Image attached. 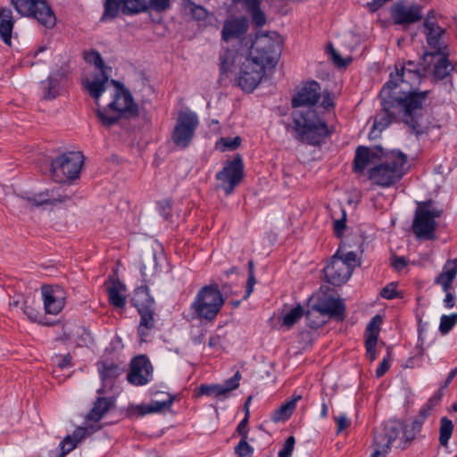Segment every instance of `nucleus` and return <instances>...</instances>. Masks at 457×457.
Segmentation results:
<instances>
[{
	"instance_id": "f257e3e1",
	"label": "nucleus",
	"mask_w": 457,
	"mask_h": 457,
	"mask_svg": "<svg viewBox=\"0 0 457 457\" xmlns=\"http://www.w3.org/2000/svg\"><path fill=\"white\" fill-rule=\"evenodd\" d=\"M428 94V91H422V93L395 96L389 93L387 87L382 88L379 93L382 109L375 117L370 137H373L377 130L381 132L397 117L417 137L427 133L429 121L425 117L424 102Z\"/></svg>"
},
{
	"instance_id": "f03ea898",
	"label": "nucleus",
	"mask_w": 457,
	"mask_h": 457,
	"mask_svg": "<svg viewBox=\"0 0 457 457\" xmlns=\"http://www.w3.org/2000/svg\"><path fill=\"white\" fill-rule=\"evenodd\" d=\"M295 137L310 145H318L329 136L327 123L315 110L295 111L292 113Z\"/></svg>"
},
{
	"instance_id": "7ed1b4c3",
	"label": "nucleus",
	"mask_w": 457,
	"mask_h": 457,
	"mask_svg": "<svg viewBox=\"0 0 457 457\" xmlns=\"http://www.w3.org/2000/svg\"><path fill=\"white\" fill-rule=\"evenodd\" d=\"M111 83L115 86L112 100L106 107H97L96 110L101 123L107 127L115 124L122 117H130L137 113V106L130 92L113 79Z\"/></svg>"
},
{
	"instance_id": "20e7f679",
	"label": "nucleus",
	"mask_w": 457,
	"mask_h": 457,
	"mask_svg": "<svg viewBox=\"0 0 457 457\" xmlns=\"http://www.w3.org/2000/svg\"><path fill=\"white\" fill-rule=\"evenodd\" d=\"M422 425L414 419L410 423L398 420H388L375 429V441L378 445L387 446L398 439V446L405 449L421 431Z\"/></svg>"
},
{
	"instance_id": "39448f33",
	"label": "nucleus",
	"mask_w": 457,
	"mask_h": 457,
	"mask_svg": "<svg viewBox=\"0 0 457 457\" xmlns=\"http://www.w3.org/2000/svg\"><path fill=\"white\" fill-rule=\"evenodd\" d=\"M282 51V39L275 32L257 34L252 43L247 59L263 69L274 68L278 62Z\"/></svg>"
},
{
	"instance_id": "423d86ee",
	"label": "nucleus",
	"mask_w": 457,
	"mask_h": 457,
	"mask_svg": "<svg viewBox=\"0 0 457 457\" xmlns=\"http://www.w3.org/2000/svg\"><path fill=\"white\" fill-rule=\"evenodd\" d=\"M407 155L393 150L385 155V160L369 171V178L375 184L388 187L399 181L404 174Z\"/></svg>"
},
{
	"instance_id": "0eeeda50",
	"label": "nucleus",
	"mask_w": 457,
	"mask_h": 457,
	"mask_svg": "<svg viewBox=\"0 0 457 457\" xmlns=\"http://www.w3.org/2000/svg\"><path fill=\"white\" fill-rule=\"evenodd\" d=\"M225 299L217 284L202 287L193 303L191 310L196 319L201 321L212 322L220 313Z\"/></svg>"
},
{
	"instance_id": "6e6552de",
	"label": "nucleus",
	"mask_w": 457,
	"mask_h": 457,
	"mask_svg": "<svg viewBox=\"0 0 457 457\" xmlns=\"http://www.w3.org/2000/svg\"><path fill=\"white\" fill-rule=\"evenodd\" d=\"M443 214V209L434 206L432 200L420 202L412 220V231L420 239L430 240L435 237L436 219Z\"/></svg>"
},
{
	"instance_id": "1a4fd4ad",
	"label": "nucleus",
	"mask_w": 457,
	"mask_h": 457,
	"mask_svg": "<svg viewBox=\"0 0 457 457\" xmlns=\"http://www.w3.org/2000/svg\"><path fill=\"white\" fill-rule=\"evenodd\" d=\"M395 71L391 72L389 80L382 88L388 89L389 93L395 96H403L417 93L412 91V87L419 85L424 73L421 71L404 70L401 62L395 65Z\"/></svg>"
},
{
	"instance_id": "9d476101",
	"label": "nucleus",
	"mask_w": 457,
	"mask_h": 457,
	"mask_svg": "<svg viewBox=\"0 0 457 457\" xmlns=\"http://www.w3.org/2000/svg\"><path fill=\"white\" fill-rule=\"evenodd\" d=\"M421 31L425 36L428 47L431 50L425 53L445 54L450 52L449 34L446 29L438 24L434 10H430L426 15Z\"/></svg>"
},
{
	"instance_id": "9b49d317",
	"label": "nucleus",
	"mask_w": 457,
	"mask_h": 457,
	"mask_svg": "<svg viewBox=\"0 0 457 457\" xmlns=\"http://www.w3.org/2000/svg\"><path fill=\"white\" fill-rule=\"evenodd\" d=\"M84 156L80 152L65 153L51 162L52 179L57 183H64L79 177Z\"/></svg>"
},
{
	"instance_id": "f8f14e48",
	"label": "nucleus",
	"mask_w": 457,
	"mask_h": 457,
	"mask_svg": "<svg viewBox=\"0 0 457 457\" xmlns=\"http://www.w3.org/2000/svg\"><path fill=\"white\" fill-rule=\"evenodd\" d=\"M15 9L24 16L32 17L46 28L55 25V16L45 0H12Z\"/></svg>"
},
{
	"instance_id": "ddd939ff",
	"label": "nucleus",
	"mask_w": 457,
	"mask_h": 457,
	"mask_svg": "<svg viewBox=\"0 0 457 457\" xmlns=\"http://www.w3.org/2000/svg\"><path fill=\"white\" fill-rule=\"evenodd\" d=\"M198 125L199 120L194 112H180L171 134L174 145L181 149L187 148L192 142Z\"/></svg>"
},
{
	"instance_id": "4468645a",
	"label": "nucleus",
	"mask_w": 457,
	"mask_h": 457,
	"mask_svg": "<svg viewBox=\"0 0 457 457\" xmlns=\"http://www.w3.org/2000/svg\"><path fill=\"white\" fill-rule=\"evenodd\" d=\"M449 53H424L420 65L424 75H431L435 80H442L450 75L453 67L449 61Z\"/></svg>"
},
{
	"instance_id": "2eb2a0df",
	"label": "nucleus",
	"mask_w": 457,
	"mask_h": 457,
	"mask_svg": "<svg viewBox=\"0 0 457 457\" xmlns=\"http://www.w3.org/2000/svg\"><path fill=\"white\" fill-rule=\"evenodd\" d=\"M244 176V164L240 156L229 161L227 165L217 173L216 179L221 182V187L226 195H230L240 183Z\"/></svg>"
},
{
	"instance_id": "dca6fc26",
	"label": "nucleus",
	"mask_w": 457,
	"mask_h": 457,
	"mask_svg": "<svg viewBox=\"0 0 457 457\" xmlns=\"http://www.w3.org/2000/svg\"><path fill=\"white\" fill-rule=\"evenodd\" d=\"M345 311V306L343 300L337 299L332 296L318 295L316 302L312 306V309L307 311L305 317L307 320H312V317L316 314H325L330 317L343 319Z\"/></svg>"
},
{
	"instance_id": "f3484780",
	"label": "nucleus",
	"mask_w": 457,
	"mask_h": 457,
	"mask_svg": "<svg viewBox=\"0 0 457 457\" xmlns=\"http://www.w3.org/2000/svg\"><path fill=\"white\" fill-rule=\"evenodd\" d=\"M323 271L327 282L336 287L346 283L353 273L351 268L339 257L338 253L331 257Z\"/></svg>"
},
{
	"instance_id": "a211bd4d",
	"label": "nucleus",
	"mask_w": 457,
	"mask_h": 457,
	"mask_svg": "<svg viewBox=\"0 0 457 457\" xmlns=\"http://www.w3.org/2000/svg\"><path fill=\"white\" fill-rule=\"evenodd\" d=\"M44 308L46 313L56 315L64 308L67 293L58 285H44L41 287Z\"/></svg>"
},
{
	"instance_id": "6ab92c4d",
	"label": "nucleus",
	"mask_w": 457,
	"mask_h": 457,
	"mask_svg": "<svg viewBox=\"0 0 457 457\" xmlns=\"http://www.w3.org/2000/svg\"><path fill=\"white\" fill-rule=\"evenodd\" d=\"M265 75V69L245 58L237 78L238 86L246 92H252Z\"/></svg>"
},
{
	"instance_id": "aec40b11",
	"label": "nucleus",
	"mask_w": 457,
	"mask_h": 457,
	"mask_svg": "<svg viewBox=\"0 0 457 457\" xmlns=\"http://www.w3.org/2000/svg\"><path fill=\"white\" fill-rule=\"evenodd\" d=\"M127 378L134 386H144L149 383L153 378V367L150 361L145 355L134 358Z\"/></svg>"
},
{
	"instance_id": "412c9836",
	"label": "nucleus",
	"mask_w": 457,
	"mask_h": 457,
	"mask_svg": "<svg viewBox=\"0 0 457 457\" xmlns=\"http://www.w3.org/2000/svg\"><path fill=\"white\" fill-rule=\"evenodd\" d=\"M241 374L237 371L234 376L221 385L220 384H202L198 387L197 396L206 395L209 397H215L219 399H227L231 391L239 386V380Z\"/></svg>"
},
{
	"instance_id": "4be33fe9",
	"label": "nucleus",
	"mask_w": 457,
	"mask_h": 457,
	"mask_svg": "<svg viewBox=\"0 0 457 457\" xmlns=\"http://www.w3.org/2000/svg\"><path fill=\"white\" fill-rule=\"evenodd\" d=\"M391 15L395 24L407 27L422 19V7L417 4L396 3L392 7Z\"/></svg>"
},
{
	"instance_id": "5701e85b",
	"label": "nucleus",
	"mask_w": 457,
	"mask_h": 457,
	"mask_svg": "<svg viewBox=\"0 0 457 457\" xmlns=\"http://www.w3.org/2000/svg\"><path fill=\"white\" fill-rule=\"evenodd\" d=\"M320 97V86L318 82L312 80L308 81L297 91L292 99V106L294 108L314 105Z\"/></svg>"
},
{
	"instance_id": "b1692460",
	"label": "nucleus",
	"mask_w": 457,
	"mask_h": 457,
	"mask_svg": "<svg viewBox=\"0 0 457 457\" xmlns=\"http://www.w3.org/2000/svg\"><path fill=\"white\" fill-rule=\"evenodd\" d=\"M382 319L379 315L374 316L369 322L365 331V348L367 358L373 361L376 360V346L378 344V337L379 333V326Z\"/></svg>"
},
{
	"instance_id": "393cba45",
	"label": "nucleus",
	"mask_w": 457,
	"mask_h": 457,
	"mask_svg": "<svg viewBox=\"0 0 457 457\" xmlns=\"http://www.w3.org/2000/svg\"><path fill=\"white\" fill-rule=\"evenodd\" d=\"M457 276V259L448 260L442 271L436 277L435 284L441 286L444 292L452 288L453 282Z\"/></svg>"
},
{
	"instance_id": "a878e982",
	"label": "nucleus",
	"mask_w": 457,
	"mask_h": 457,
	"mask_svg": "<svg viewBox=\"0 0 457 457\" xmlns=\"http://www.w3.org/2000/svg\"><path fill=\"white\" fill-rule=\"evenodd\" d=\"M108 75L106 72H100V76L95 78L93 80H87L84 83L86 90L89 96L94 98L96 104L99 106L98 101L102 94L106 90V84L108 83Z\"/></svg>"
},
{
	"instance_id": "bb28decb",
	"label": "nucleus",
	"mask_w": 457,
	"mask_h": 457,
	"mask_svg": "<svg viewBox=\"0 0 457 457\" xmlns=\"http://www.w3.org/2000/svg\"><path fill=\"white\" fill-rule=\"evenodd\" d=\"M248 28L247 21L245 19H234L227 21L222 29V38L228 41L232 37H240Z\"/></svg>"
},
{
	"instance_id": "cd10ccee",
	"label": "nucleus",
	"mask_w": 457,
	"mask_h": 457,
	"mask_svg": "<svg viewBox=\"0 0 457 457\" xmlns=\"http://www.w3.org/2000/svg\"><path fill=\"white\" fill-rule=\"evenodd\" d=\"M98 371L104 386H112L115 378L120 375V367L112 361H99Z\"/></svg>"
},
{
	"instance_id": "c85d7f7f",
	"label": "nucleus",
	"mask_w": 457,
	"mask_h": 457,
	"mask_svg": "<svg viewBox=\"0 0 457 457\" xmlns=\"http://www.w3.org/2000/svg\"><path fill=\"white\" fill-rule=\"evenodd\" d=\"M14 21L11 10H0V38L7 45H11L12 31Z\"/></svg>"
},
{
	"instance_id": "c756f323",
	"label": "nucleus",
	"mask_w": 457,
	"mask_h": 457,
	"mask_svg": "<svg viewBox=\"0 0 457 457\" xmlns=\"http://www.w3.org/2000/svg\"><path fill=\"white\" fill-rule=\"evenodd\" d=\"M131 302L137 311L154 307V301L149 295L147 286L137 287L134 292Z\"/></svg>"
},
{
	"instance_id": "7c9ffc66",
	"label": "nucleus",
	"mask_w": 457,
	"mask_h": 457,
	"mask_svg": "<svg viewBox=\"0 0 457 457\" xmlns=\"http://www.w3.org/2000/svg\"><path fill=\"white\" fill-rule=\"evenodd\" d=\"M68 196H62L60 195H56L54 190H46L45 192H41L28 198L29 204L34 206H41L43 204H54L55 203H62L68 199Z\"/></svg>"
},
{
	"instance_id": "2f4dec72",
	"label": "nucleus",
	"mask_w": 457,
	"mask_h": 457,
	"mask_svg": "<svg viewBox=\"0 0 457 457\" xmlns=\"http://www.w3.org/2000/svg\"><path fill=\"white\" fill-rule=\"evenodd\" d=\"M301 399V395H294L290 400H287L279 408H278L271 415L274 422H279L288 420L296 407L297 402Z\"/></svg>"
},
{
	"instance_id": "473e14b6",
	"label": "nucleus",
	"mask_w": 457,
	"mask_h": 457,
	"mask_svg": "<svg viewBox=\"0 0 457 457\" xmlns=\"http://www.w3.org/2000/svg\"><path fill=\"white\" fill-rule=\"evenodd\" d=\"M108 298L110 303L116 308H123L126 304L125 292L126 287L120 281H113L112 286L108 287Z\"/></svg>"
},
{
	"instance_id": "72a5a7b5",
	"label": "nucleus",
	"mask_w": 457,
	"mask_h": 457,
	"mask_svg": "<svg viewBox=\"0 0 457 457\" xmlns=\"http://www.w3.org/2000/svg\"><path fill=\"white\" fill-rule=\"evenodd\" d=\"M64 72L50 74L47 80L42 82L45 99H54L59 95L60 79Z\"/></svg>"
},
{
	"instance_id": "f704fd0d",
	"label": "nucleus",
	"mask_w": 457,
	"mask_h": 457,
	"mask_svg": "<svg viewBox=\"0 0 457 457\" xmlns=\"http://www.w3.org/2000/svg\"><path fill=\"white\" fill-rule=\"evenodd\" d=\"M112 402L105 397H99L96 401L92 410L87 414V419L93 421H99L109 411Z\"/></svg>"
},
{
	"instance_id": "c9c22d12",
	"label": "nucleus",
	"mask_w": 457,
	"mask_h": 457,
	"mask_svg": "<svg viewBox=\"0 0 457 457\" xmlns=\"http://www.w3.org/2000/svg\"><path fill=\"white\" fill-rule=\"evenodd\" d=\"M154 307L138 311L141 316L138 335L142 341H145L144 337H147L148 331L154 328Z\"/></svg>"
},
{
	"instance_id": "e433bc0d",
	"label": "nucleus",
	"mask_w": 457,
	"mask_h": 457,
	"mask_svg": "<svg viewBox=\"0 0 457 457\" xmlns=\"http://www.w3.org/2000/svg\"><path fill=\"white\" fill-rule=\"evenodd\" d=\"M112 4L120 7L126 14L138 13L146 9L145 0H115Z\"/></svg>"
},
{
	"instance_id": "4c0bfd02",
	"label": "nucleus",
	"mask_w": 457,
	"mask_h": 457,
	"mask_svg": "<svg viewBox=\"0 0 457 457\" xmlns=\"http://www.w3.org/2000/svg\"><path fill=\"white\" fill-rule=\"evenodd\" d=\"M370 162V154L368 147L359 146L355 152L353 168L355 171L362 172Z\"/></svg>"
},
{
	"instance_id": "58836bf2",
	"label": "nucleus",
	"mask_w": 457,
	"mask_h": 457,
	"mask_svg": "<svg viewBox=\"0 0 457 457\" xmlns=\"http://www.w3.org/2000/svg\"><path fill=\"white\" fill-rule=\"evenodd\" d=\"M453 423L447 417H443L440 420L439 428V443L442 446H447L450 438L453 432Z\"/></svg>"
},
{
	"instance_id": "ea45409f",
	"label": "nucleus",
	"mask_w": 457,
	"mask_h": 457,
	"mask_svg": "<svg viewBox=\"0 0 457 457\" xmlns=\"http://www.w3.org/2000/svg\"><path fill=\"white\" fill-rule=\"evenodd\" d=\"M303 308L298 304L284 315L281 325L287 328H291L303 316Z\"/></svg>"
},
{
	"instance_id": "a19ab883",
	"label": "nucleus",
	"mask_w": 457,
	"mask_h": 457,
	"mask_svg": "<svg viewBox=\"0 0 457 457\" xmlns=\"http://www.w3.org/2000/svg\"><path fill=\"white\" fill-rule=\"evenodd\" d=\"M440 401V397L438 398H430L420 410L417 416L414 417V420L420 423L423 426V423L427 420V418L431 414L433 408Z\"/></svg>"
},
{
	"instance_id": "79ce46f5",
	"label": "nucleus",
	"mask_w": 457,
	"mask_h": 457,
	"mask_svg": "<svg viewBox=\"0 0 457 457\" xmlns=\"http://www.w3.org/2000/svg\"><path fill=\"white\" fill-rule=\"evenodd\" d=\"M241 144V137H221L216 143V148L224 152L227 150H235Z\"/></svg>"
},
{
	"instance_id": "37998d69",
	"label": "nucleus",
	"mask_w": 457,
	"mask_h": 457,
	"mask_svg": "<svg viewBox=\"0 0 457 457\" xmlns=\"http://www.w3.org/2000/svg\"><path fill=\"white\" fill-rule=\"evenodd\" d=\"M457 323V313L443 315L440 319L439 331L442 335L448 334Z\"/></svg>"
},
{
	"instance_id": "c03bdc74",
	"label": "nucleus",
	"mask_w": 457,
	"mask_h": 457,
	"mask_svg": "<svg viewBox=\"0 0 457 457\" xmlns=\"http://www.w3.org/2000/svg\"><path fill=\"white\" fill-rule=\"evenodd\" d=\"M84 59L88 63H93L99 72H104L106 67L100 54L96 51L87 52L84 54Z\"/></svg>"
},
{
	"instance_id": "a18cd8bd",
	"label": "nucleus",
	"mask_w": 457,
	"mask_h": 457,
	"mask_svg": "<svg viewBox=\"0 0 457 457\" xmlns=\"http://www.w3.org/2000/svg\"><path fill=\"white\" fill-rule=\"evenodd\" d=\"M248 438H241L237 445L235 447V453L238 457H252L253 448L248 444Z\"/></svg>"
},
{
	"instance_id": "49530a36",
	"label": "nucleus",
	"mask_w": 457,
	"mask_h": 457,
	"mask_svg": "<svg viewBox=\"0 0 457 457\" xmlns=\"http://www.w3.org/2000/svg\"><path fill=\"white\" fill-rule=\"evenodd\" d=\"M21 309L29 320L33 322H40V312L32 304L29 303L28 301L22 303Z\"/></svg>"
},
{
	"instance_id": "de8ad7c7",
	"label": "nucleus",
	"mask_w": 457,
	"mask_h": 457,
	"mask_svg": "<svg viewBox=\"0 0 457 457\" xmlns=\"http://www.w3.org/2000/svg\"><path fill=\"white\" fill-rule=\"evenodd\" d=\"M173 403V397L170 395H167V398L162 401H152L150 404L151 411H153V413L154 412H160L163 410L169 409Z\"/></svg>"
},
{
	"instance_id": "09e8293b",
	"label": "nucleus",
	"mask_w": 457,
	"mask_h": 457,
	"mask_svg": "<svg viewBox=\"0 0 457 457\" xmlns=\"http://www.w3.org/2000/svg\"><path fill=\"white\" fill-rule=\"evenodd\" d=\"M248 268H249V275H248V279H247V285H246V289H245V294L244 295V299H247L250 295L252 294L253 290V287L256 283V279H255V276H254V271H253V261H250L248 262Z\"/></svg>"
},
{
	"instance_id": "8fccbe9b",
	"label": "nucleus",
	"mask_w": 457,
	"mask_h": 457,
	"mask_svg": "<svg viewBox=\"0 0 457 457\" xmlns=\"http://www.w3.org/2000/svg\"><path fill=\"white\" fill-rule=\"evenodd\" d=\"M295 439L293 436L287 438L283 448L278 452V457H290L294 451Z\"/></svg>"
},
{
	"instance_id": "3c124183",
	"label": "nucleus",
	"mask_w": 457,
	"mask_h": 457,
	"mask_svg": "<svg viewBox=\"0 0 457 457\" xmlns=\"http://www.w3.org/2000/svg\"><path fill=\"white\" fill-rule=\"evenodd\" d=\"M62 448V455H65L71 452L76 446L77 444L73 441V437L71 436H67L60 444Z\"/></svg>"
},
{
	"instance_id": "603ef678",
	"label": "nucleus",
	"mask_w": 457,
	"mask_h": 457,
	"mask_svg": "<svg viewBox=\"0 0 457 457\" xmlns=\"http://www.w3.org/2000/svg\"><path fill=\"white\" fill-rule=\"evenodd\" d=\"M150 409H152L150 404H140V405L132 406L130 408V412L132 415H137V417H142L146 414L153 413V411H151Z\"/></svg>"
},
{
	"instance_id": "864d4df0",
	"label": "nucleus",
	"mask_w": 457,
	"mask_h": 457,
	"mask_svg": "<svg viewBox=\"0 0 457 457\" xmlns=\"http://www.w3.org/2000/svg\"><path fill=\"white\" fill-rule=\"evenodd\" d=\"M380 295L385 299L396 298L397 297L396 286L394 283L388 284L382 289Z\"/></svg>"
},
{
	"instance_id": "5fc2aeb1",
	"label": "nucleus",
	"mask_w": 457,
	"mask_h": 457,
	"mask_svg": "<svg viewBox=\"0 0 457 457\" xmlns=\"http://www.w3.org/2000/svg\"><path fill=\"white\" fill-rule=\"evenodd\" d=\"M390 367V352H387V354L382 361L380 362L379 366L376 370V376L378 378H381L389 369Z\"/></svg>"
},
{
	"instance_id": "6e6d98bb",
	"label": "nucleus",
	"mask_w": 457,
	"mask_h": 457,
	"mask_svg": "<svg viewBox=\"0 0 457 457\" xmlns=\"http://www.w3.org/2000/svg\"><path fill=\"white\" fill-rule=\"evenodd\" d=\"M251 16H252V20H253V22L258 26V27H262L265 24L266 22V17H265V14L263 12H262L261 8L255 10V11H253L250 12Z\"/></svg>"
},
{
	"instance_id": "4d7b16f0",
	"label": "nucleus",
	"mask_w": 457,
	"mask_h": 457,
	"mask_svg": "<svg viewBox=\"0 0 457 457\" xmlns=\"http://www.w3.org/2000/svg\"><path fill=\"white\" fill-rule=\"evenodd\" d=\"M339 257L349 266V268H351V270L353 271L357 262L356 253L354 252H348L344 255H339Z\"/></svg>"
},
{
	"instance_id": "13d9d810",
	"label": "nucleus",
	"mask_w": 457,
	"mask_h": 457,
	"mask_svg": "<svg viewBox=\"0 0 457 457\" xmlns=\"http://www.w3.org/2000/svg\"><path fill=\"white\" fill-rule=\"evenodd\" d=\"M71 361H72V357L70 353H68L64 356H61V355L56 356L54 362L60 369H65L67 367L71 366Z\"/></svg>"
},
{
	"instance_id": "bf43d9fd",
	"label": "nucleus",
	"mask_w": 457,
	"mask_h": 457,
	"mask_svg": "<svg viewBox=\"0 0 457 457\" xmlns=\"http://www.w3.org/2000/svg\"><path fill=\"white\" fill-rule=\"evenodd\" d=\"M374 445L376 446L375 451L370 457H386L388 450L390 449L392 444H388L387 446H382L376 443L375 437L373 438Z\"/></svg>"
},
{
	"instance_id": "052dcab7",
	"label": "nucleus",
	"mask_w": 457,
	"mask_h": 457,
	"mask_svg": "<svg viewBox=\"0 0 457 457\" xmlns=\"http://www.w3.org/2000/svg\"><path fill=\"white\" fill-rule=\"evenodd\" d=\"M191 13H192L193 17L198 21L204 20L207 16L206 10L200 5H195V4H193L191 6Z\"/></svg>"
},
{
	"instance_id": "680f3d73",
	"label": "nucleus",
	"mask_w": 457,
	"mask_h": 457,
	"mask_svg": "<svg viewBox=\"0 0 457 457\" xmlns=\"http://www.w3.org/2000/svg\"><path fill=\"white\" fill-rule=\"evenodd\" d=\"M335 420L337 425V433L342 432L351 424L350 420L347 419L345 414H340L339 416L335 417Z\"/></svg>"
},
{
	"instance_id": "e2e57ef3",
	"label": "nucleus",
	"mask_w": 457,
	"mask_h": 457,
	"mask_svg": "<svg viewBox=\"0 0 457 457\" xmlns=\"http://www.w3.org/2000/svg\"><path fill=\"white\" fill-rule=\"evenodd\" d=\"M345 222H346V220H345V212H344L342 219L337 220L334 222V231L337 237H341V235L343 234L345 227H346Z\"/></svg>"
},
{
	"instance_id": "0e129e2a",
	"label": "nucleus",
	"mask_w": 457,
	"mask_h": 457,
	"mask_svg": "<svg viewBox=\"0 0 457 457\" xmlns=\"http://www.w3.org/2000/svg\"><path fill=\"white\" fill-rule=\"evenodd\" d=\"M152 7L158 12L165 11L170 7V0H150Z\"/></svg>"
},
{
	"instance_id": "69168bd1",
	"label": "nucleus",
	"mask_w": 457,
	"mask_h": 457,
	"mask_svg": "<svg viewBox=\"0 0 457 457\" xmlns=\"http://www.w3.org/2000/svg\"><path fill=\"white\" fill-rule=\"evenodd\" d=\"M407 264L408 261L403 256H394L392 258V266L397 270H402Z\"/></svg>"
},
{
	"instance_id": "338daca9",
	"label": "nucleus",
	"mask_w": 457,
	"mask_h": 457,
	"mask_svg": "<svg viewBox=\"0 0 457 457\" xmlns=\"http://www.w3.org/2000/svg\"><path fill=\"white\" fill-rule=\"evenodd\" d=\"M87 434V429L84 428H78L74 430L72 434L73 441L76 442L78 445L85 436Z\"/></svg>"
},
{
	"instance_id": "774afa93",
	"label": "nucleus",
	"mask_w": 457,
	"mask_h": 457,
	"mask_svg": "<svg viewBox=\"0 0 457 457\" xmlns=\"http://www.w3.org/2000/svg\"><path fill=\"white\" fill-rule=\"evenodd\" d=\"M321 105L325 109H329V108L334 107V101H333V98H332L330 93L328 92L326 94H323Z\"/></svg>"
}]
</instances>
